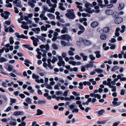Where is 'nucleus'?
Wrapping results in <instances>:
<instances>
[{
    "label": "nucleus",
    "mask_w": 126,
    "mask_h": 126,
    "mask_svg": "<svg viewBox=\"0 0 126 126\" xmlns=\"http://www.w3.org/2000/svg\"><path fill=\"white\" fill-rule=\"evenodd\" d=\"M67 13L65 15L68 18L71 19H74L76 17L73 9H69L67 10Z\"/></svg>",
    "instance_id": "obj_1"
},
{
    "label": "nucleus",
    "mask_w": 126,
    "mask_h": 126,
    "mask_svg": "<svg viewBox=\"0 0 126 126\" xmlns=\"http://www.w3.org/2000/svg\"><path fill=\"white\" fill-rule=\"evenodd\" d=\"M60 39L62 40H67L68 42L72 40L71 37L67 34L61 35L60 37Z\"/></svg>",
    "instance_id": "obj_2"
},
{
    "label": "nucleus",
    "mask_w": 126,
    "mask_h": 126,
    "mask_svg": "<svg viewBox=\"0 0 126 126\" xmlns=\"http://www.w3.org/2000/svg\"><path fill=\"white\" fill-rule=\"evenodd\" d=\"M79 40L80 42H83L85 45L87 46H89L91 44V42L90 41L86 40H84L82 38H79Z\"/></svg>",
    "instance_id": "obj_3"
},
{
    "label": "nucleus",
    "mask_w": 126,
    "mask_h": 126,
    "mask_svg": "<svg viewBox=\"0 0 126 126\" xmlns=\"http://www.w3.org/2000/svg\"><path fill=\"white\" fill-rule=\"evenodd\" d=\"M13 3L15 4H16V6L20 7H21L22 5H21V2L20 0H15L13 1Z\"/></svg>",
    "instance_id": "obj_4"
},
{
    "label": "nucleus",
    "mask_w": 126,
    "mask_h": 126,
    "mask_svg": "<svg viewBox=\"0 0 126 126\" xmlns=\"http://www.w3.org/2000/svg\"><path fill=\"white\" fill-rule=\"evenodd\" d=\"M15 35L16 37L18 38H22L23 39H28V37L27 36H25L23 34H22L21 35L19 34L18 33H16Z\"/></svg>",
    "instance_id": "obj_5"
},
{
    "label": "nucleus",
    "mask_w": 126,
    "mask_h": 126,
    "mask_svg": "<svg viewBox=\"0 0 126 126\" xmlns=\"http://www.w3.org/2000/svg\"><path fill=\"white\" fill-rule=\"evenodd\" d=\"M123 21L122 18L120 17H118L116 18L114 20L115 23L117 24L120 23Z\"/></svg>",
    "instance_id": "obj_6"
},
{
    "label": "nucleus",
    "mask_w": 126,
    "mask_h": 126,
    "mask_svg": "<svg viewBox=\"0 0 126 126\" xmlns=\"http://www.w3.org/2000/svg\"><path fill=\"white\" fill-rule=\"evenodd\" d=\"M51 7H52L49 9V12L54 13L55 11V8L56 7L57 5L55 4H54L52 5Z\"/></svg>",
    "instance_id": "obj_7"
},
{
    "label": "nucleus",
    "mask_w": 126,
    "mask_h": 126,
    "mask_svg": "<svg viewBox=\"0 0 126 126\" xmlns=\"http://www.w3.org/2000/svg\"><path fill=\"white\" fill-rule=\"evenodd\" d=\"M105 13L107 15H110L113 14V12L111 10L109 9L106 10Z\"/></svg>",
    "instance_id": "obj_8"
},
{
    "label": "nucleus",
    "mask_w": 126,
    "mask_h": 126,
    "mask_svg": "<svg viewBox=\"0 0 126 126\" xmlns=\"http://www.w3.org/2000/svg\"><path fill=\"white\" fill-rule=\"evenodd\" d=\"M61 45L63 47H64L65 46L68 47L71 44L69 43H66L65 42L63 41H61Z\"/></svg>",
    "instance_id": "obj_9"
},
{
    "label": "nucleus",
    "mask_w": 126,
    "mask_h": 126,
    "mask_svg": "<svg viewBox=\"0 0 126 126\" xmlns=\"http://www.w3.org/2000/svg\"><path fill=\"white\" fill-rule=\"evenodd\" d=\"M36 3V1L35 0H32L31 2H30V1L28 2V5L32 7L33 8L35 6V5L34 3Z\"/></svg>",
    "instance_id": "obj_10"
},
{
    "label": "nucleus",
    "mask_w": 126,
    "mask_h": 126,
    "mask_svg": "<svg viewBox=\"0 0 126 126\" xmlns=\"http://www.w3.org/2000/svg\"><path fill=\"white\" fill-rule=\"evenodd\" d=\"M16 124V120L12 118H11V120L10 123V125H11L15 126Z\"/></svg>",
    "instance_id": "obj_11"
},
{
    "label": "nucleus",
    "mask_w": 126,
    "mask_h": 126,
    "mask_svg": "<svg viewBox=\"0 0 126 126\" xmlns=\"http://www.w3.org/2000/svg\"><path fill=\"white\" fill-rule=\"evenodd\" d=\"M120 28H118L116 29L115 33V36H114V38H115L116 37V36L118 37L119 36V32L120 31Z\"/></svg>",
    "instance_id": "obj_12"
},
{
    "label": "nucleus",
    "mask_w": 126,
    "mask_h": 126,
    "mask_svg": "<svg viewBox=\"0 0 126 126\" xmlns=\"http://www.w3.org/2000/svg\"><path fill=\"white\" fill-rule=\"evenodd\" d=\"M40 17L42 20L47 21L48 20V18L45 16V15L41 14L40 15Z\"/></svg>",
    "instance_id": "obj_13"
},
{
    "label": "nucleus",
    "mask_w": 126,
    "mask_h": 126,
    "mask_svg": "<svg viewBox=\"0 0 126 126\" xmlns=\"http://www.w3.org/2000/svg\"><path fill=\"white\" fill-rule=\"evenodd\" d=\"M98 25V22L96 21H94L91 24V26L92 28H94L96 27Z\"/></svg>",
    "instance_id": "obj_14"
},
{
    "label": "nucleus",
    "mask_w": 126,
    "mask_h": 126,
    "mask_svg": "<svg viewBox=\"0 0 126 126\" xmlns=\"http://www.w3.org/2000/svg\"><path fill=\"white\" fill-rule=\"evenodd\" d=\"M93 63L94 62L93 61H90L89 63V64L85 65V66H86L87 68V70L88 69V67H93L94 66Z\"/></svg>",
    "instance_id": "obj_15"
},
{
    "label": "nucleus",
    "mask_w": 126,
    "mask_h": 126,
    "mask_svg": "<svg viewBox=\"0 0 126 126\" xmlns=\"http://www.w3.org/2000/svg\"><path fill=\"white\" fill-rule=\"evenodd\" d=\"M100 51H99L97 50L94 52V53L95 54L96 58H99L101 57V55L100 54Z\"/></svg>",
    "instance_id": "obj_16"
},
{
    "label": "nucleus",
    "mask_w": 126,
    "mask_h": 126,
    "mask_svg": "<svg viewBox=\"0 0 126 126\" xmlns=\"http://www.w3.org/2000/svg\"><path fill=\"white\" fill-rule=\"evenodd\" d=\"M90 7H89L87 8H86V11L90 13H91L94 12V10L93 9L91 10V8H90Z\"/></svg>",
    "instance_id": "obj_17"
},
{
    "label": "nucleus",
    "mask_w": 126,
    "mask_h": 126,
    "mask_svg": "<svg viewBox=\"0 0 126 126\" xmlns=\"http://www.w3.org/2000/svg\"><path fill=\"white\" fill-rule=\"evenodd\" d=\"M75 98L74 96L73 95H71L70 96V97H66L65 98V101H71V100H73Z\"/></svg>",
    "instance_id": "obj_18"
},
{
    "label": "nucleus",
    "mask_w": 126,
    "mask_h": 126,
    "mask_svg": "<svg viewBox=\"0 0 126 126\" xmlns=\"http://www.w3.org/2000/svg\"><path fill=\"white\" fill-rule=\"evenodd\" d=\"M47 16L50 19H53L55 18V16L49 13L47 15Z\"/></svg>",
    "instance_id": "obj_19"
},
{
    "label": "nucleus",
    "mask_w": 126,
    "mask_h": 126,
    "mask_svg": "<svg viewBox=\"0 0 126 126\" xmlns=\"http://www.w3.org/2000/svg\"><path fill=\"white\" fill-rule=\"evenodd\" d=\"M46 102V101L45 100H39L38 101L37 103L38 104H45Z\"/></svg>",
    "instance_id": "obj_20"
},
{
    "label": "nucleus",
    "mask_w": 126,
    "mask_h": 126,
    "mask_svg": "<svg viewBox=\"0 0 126 126\" xmlns=\"http://www.w3.org/2000/svg\"><path fill=\"white\" fill-rule=\"evenodd\" d=\"M119 7H118V9L121 10L123 8L124 5L123 3L121 2L119 4Z\"/></svg>",
    "instance_id": "obj_21"
},
{
    "label": "nucleus",
    "mask_w": 126,
    "mask_h": 126,
    "mask_svg": "<svg viewBox=\"0 0 126 126\" xmlns=\"http://www.w3.org/2000/svg\"><path fill=\"white\" fill-rule=\"evenodd\" d=\"M43 113V111L40 109H38L37 110V113L36 115H39L42 114Z\"/></svg>",
    "instance_id": "obj_22"
},
{
    "label": "nucleus",
    "mask_w": 126,
    "mask_h": 126,
    "mask_svg": "<svg viewBox=\"0 0 126 126\" xmlns=\"http://www.w3.org/2000/svg\"><path fill=\"white\" fill-rule=\"evenodd\" d=\"M68 30L66 27H64L63 29L62 30L61 32L63 34L65 33H67Z\"/></svg>",
    "instance_id": "obj_23"
},
{
    "label": "nucleus",
    "mask_w": 126,
    "mask_h": 126,
    "mask_svg": "<svg viewBox=\"0 0 126 126\" xmlns=\"http://www.w3.org/2000/svg\"><path fill=\"white\" fill-rule=\"evenodd\" d=\"M100 37L101 39L105 40L106 39L107 37L106 35L102 34L100 35Z\"/></svg>",
    "instance_id": "obj_24"
},
{
    "label": "nucleus",
    "mask_w": 126,
    "mask_h": 126,
    "mask_svg": "<svg viewBox=\"0 0 126 126\" xmlns=\"http://www.w3.org/2000/svg\"><path fill=\"white\" fill-rule=\"evenodd\" d=\"M121 103V102H117V101L112 102V103L115 106H119Z\"/></svg>",
    "instance_id": "obj_25"
},
{
    "label": "nucleus",
    "mask_w": 126,
    "mask_h": 126,
    "mask_svg": "<svg viewBox=\"0 0 126 126\" xmlns=\"http://www.w3.org/2000/svg\"><path fill=\"white\" fill-rule=\"evenodd\" d=\"M61 85L59 83H58L57 85H56L54 86V88L55 89L59 90L60 88L59 87H60Z\"/></svg>",
    "instance_id": "obj_26"
},
{
    "label": "nucleus",
    "mask_w": 126,
    "mask_h": 126,
    "mask_svg": "<svg viewBox=\"0 0 126 126\" xmlns=\"http://www.w3.org/2000/svg\"><path fill=\"white\" fill-rule=\"evenodd\" d=\"M75 3L77 5V8L79 9L82 8V7L80 5H83L82 3L77 2H76Z\"/></svg>",
    "instance_id": "obj_27"
},
{
    "label": "nucleus",
    "mask_w": 126,
    "mask_h": 126,
    "mask_svg": "<svg viewBox=\"0 0 126 126\" xmlns=\"http://www.w3.org/2000/svg\"><path fill=\"white\" fill-rule=\"evenodd\" d=\"M33 30L36 33H39L40 31V29L39 28L33 29Z\"/></svg>",
    "instance_id": "obj_28"
},
{
    "label": "nucleus",
    "mask_w": 126,
    "mask_h": 126,
    "mask_svg": "<svg viewBox=\"0 0 126 126\" xmlns=\"http://www.w3.org/2000/svg\"><path fill=\"white\" fill-rule=\"evenodd\" d=\"M38 41V40L37 39H35L33 41V44L35 47H36L37 45V42Z\"/></svg>",
    "instance_id": "obj_29"
},
{
    "label": "nucleus",
    "mask_w": 126,
    "mask_h": 126,
    "mask_svg": "<svg viewBox=\"0 0 126 126\" xmlns=\"http://www.w3.org/2000/svg\"><path fill=\"white\" fill-rule=\"evenodd\" d=\"M109 30V29L108 27H106L103 29V32L105 33L107 32Z\"/></svg>",
    "instance_id": "obj_30"
},
{
    "label": "nucleus",
    "mask_w": 126,
    "mask_h": 126,
    "mask_svg": "<svg viewBox=\"0 0 126 126\" xmlns=\"http://www.w3.org/2000/svg\"><path fill=\"white\" fill-rule=\"evenodd\" d=\"M7 69L9 71H11L13 69V67L12 65H9L8 67V69Z\"/></svg>",
    "instance_id": "obj_31"
},
{
    "label": "nucleus",
    "mask_w": 126,
    "mask_h": 126,
    "mask_svg": "<svg viewBox=\"0 0 126 126\" xmlns=\"http://www.w3.org/2000/svg\"><path fill=\"white\" fill-rule=\"evenodd\" d=\"M25 62L26 63H24L25 64L27 67H29L30 66L29 64L28 63L31 64V63L27 59L25 60Z\"/></svg>",
    "instance_id": "obj_32"
},
{
    "label": "nucleus",
    "mask_w": 126,
    "mask_h": 126,
    "mask_svg": "<svg viewBox=\"0 0 126 126\" xmlns=\"http://www.w3.org/2000/svg\"><path fill=\"white\" fill-rule=\"evenodd\" d=\"M85 6L86 8L89 7H91L92 5V4L90 3L87 1H85Z\"/></svg>",
    "instance_id": "obj_33"
},
{
    "label": "nucleus",
    "mask_w": 126,
    "mask_h": 126,
    "mask_svg": "<svg viewBox=\"0 0 126 126\" xmlns=\"http://www.w3.org/2000/svg\"><path fill=\"white\" fill-rule=\"evenodd\" d=\"M6 59L4 57H1L0 58V63H3L4 62H6Z\"/></svg>",
    "instance_id": "obj_34"
},
{
    "label": "nucleus",
    "mask_w": 126,
    "mask_h": 126,
    "mask_svg": "<svg viewBox=\"0 0 126 126\" xmlns=\"http://www.w3.org/2000/svg\"><path fill=\"white\" fill-rule=\"evenodd\" d=\"M25 101L27 102V103L29 104L31 103V99L27 97L26 99L25 100Z\"/></svg>",
    "instance_id": "obj_35"
},
{
    "label": "nucleus",
    "mask_w": 126,
    "mask_h": 126,
    "mask_svg": "<svg viewBox=\"0 0 126 126\" xmlns=\"http://www.w3.org/2000/svg\"><path fill=\"white\" fill-rule=\"evenodd\" d=\"M32 78L34 79H37L39 78V76L37 75L34 73H33L32 75Z\"/></svg>",
    "instance_id": "obj_36"
},
{
    "label": "nucleus",
    "mask_w": 126,
    "mask_h": 126,
    "mask_svg": "<svg viewBox=\"0 0 126 126\" xmlns=\"http://www.w3.org/2000/svg\"><path fill=\"white\" fill-rule=\"evenodd\" d=\"M41 29L42 31H46L47 30V27L44 26H42L41 27Z\"/></svg>",
    "instance_id": "obj_37"
},
{
    "label": "nucleus",
    "mask_w": 126,
    "mask_h": 126,
    "mask_svg": "<svg viewBox=\"0 0 126 126\" xmlns=\"http://www.w3.org/2000/svg\"><path fill=\"white\" fill-rule=\"evenodd\" d=\"M110 87L112 88L111 91L112 92H115L116 91V87L115 86H111Z\"/></svg>",
    "instance_id": "obj_38"
},
{
    "label": "nucleus",
    "mask_w": 126,
    "mask_h": 126,
    "mask_svg": "<svg viewBox=\"0 0 126 126\" xmlns=\"http://www.w3.org/2000/svg\"><path fill=\"white\" fill-rule=\"evenodd\" d=\"M105 112V110L104 109H102L98 112V114L99 115H102L103 113Z\"/></svg>",
    "instance_id": "obj_39"
},
{
    "label": "nucleus",
    "mask_w": 126,
    "mask_h": 126,
    "mask_svg": "<svg viewBox=\"0 0 126 126\" xmlns=\"http://www.w3.org/2000/svg\"><path fill=\"white\" fill-rule=\"evenodd\" d=\"M89 57L92 61H93L95 59V57L92 54L90 55L89 56Z\"/></svg>",
    "instance_id": "obj_40"
},
{
    "label": "nucleus",
    "mask_w": 126,
    "mask_h": 126,
    "mask_svg": "<svg viewBox=\"0 0 126 126\" xmlns=\"http://www.w3.org/2000/svg\"><path fill=\"white\" fill-rule=\"evenodd\" d=\"M10 43V44H12L14 42V41L13 37H10L9 38Z\"/></svg>",
    "instance_id": "obj_41"
},
{
    "label": "nucleus",
    "mask_w": 126,
    "mask_h": 126,
    "mask_svg": "<svg viewBox=\"0 0 126 126\" xmlns=\"http://www.w3.org/2000/svg\"><path fill=\"white\" fill-rule=\"evenodd\" d=\"M79 86L78 87V88L80 89H82L83 88V87H82L83 86V83L82 82H81L79 83Z\"/></svg>",
    "instance_id": "obj_42"
},
{
    "label": "nucleus",
    "mask_w": 126,
    "mask_h": 126,
    "mask_svg": "<svg viewBox=\"0 0 126 126\" xmlns=\"http://www.w3.org/2000/svg\"><path fill=\"white\" fill-rule=\"evenodd\" d=\"M121 28L122 30L120 31V32L122 33H123L125 31V26L124 25L122 26H121Z\"/></svg>",
    "instance_id": "obj_43"
},
{
    "label": "nucleus",
    "mask_w": 126,
    "mask_h": 126,
    "mask_svg": "<svg viewBox=\"0 0 126 126\" xmlns=\"http://www.w3.org/2000/svg\"><path fill=\"white\" fill-rule=\"evenodd\" d=\"M95 71L98 73H100L103 72V70L99 68L96 69H95Z\"/></svg>",
    "instance_id": "obj_44"
},
{
    "label": "nucleus",
    "mask_w": 126,
    "mask_h": 126,
    "mask_svg": "<svg viewBox=\"0 0 126 126\" xmlns=\"http://www.w3.org/2000/svg\"><path fill=\"white\" fill-rule=\"evenodd\" d=\"M86 67V66H85V65H84V66H81V70L82 72H84L85 71V69L87 68V67Z\"/></svg>",
    "instance_id": "obj_45"
},
{
    "label": "nucleus",
    "mask_w": 126,
    "mask_h": 126,
    "mask_svg": "<svg viewBox=\"0 0 126 126\" xmlns=\"http://www.w3.org/2000/svg\"><path fill=\"white\" fill-rule=\"evenodd\" d=\"M47 3L48 4L49 6L51 7L52 5V4L51 3L50 0H47L46 1Z\"/></svg>",
    "instance_id": "obj_46"
},
{
    "label": "nucleus",
    "mask_w": 126,
    "mask_h": 126,
    "mask_svg": "<svg viewBox=\"0 0 126 126\" xmlns=\"http://www.w3.org/2000/svg\"><path fill=\"white\" fill-rule=\"evenodd\" d=\"M21 27L24 29H28L29 28L28 26L26 25H22L21 26Z\"/></svg>",
    "instance_id": "obj_47"
},
{
    "label": "nucleus",
    "mask_w": 126,
    "mask_h": 126,
    "mask_svg": "<svg viewBox=\"0 0 126 126\" xmlns=\"http://www.w3.org/2000/svg\"><path fill=\"white\" fill-rule=\"evenodd\" d=\"M106 123V121H98L97 123L98 124H105Z\"/></svg>",
    "instance_id": "obj_48"
},
{
    "label": "nucleus",
    "mask_w": 126,
    "mask_h": 126,
    "mask_svg": "<svg viewBox=\"0 0 126 126\" xmlns=\"http://www.w3.org/2000/svg\"><path fill=\"white\" fill-rule=\"evenodd\" d=\"M20 111H16L14 113V114L15 115L17 116V115H20Z\"/></svg>",
    "instance_id": "obj_49"
},
{
    "label": "nucleus",
    "mask_w": 126,
    "mask_h": 126,
    "mask_svg": "<svg viewBox=\"0 0 126 126\" xmlns=\"http://www.w3.org/2000/svg\"><path fill=\"white\" fill-rule=\"evenodd\" d=\"M120 121H118L114 123L113 124V125L112 126H117L120 123Z\"/></svg>",
    "instance_id": "obj_50"
},
{
    "label": "nucleus",
    "mask_w": 126,
    "mask_h": 126,
    "mask_svg": "<svg viewBox=\"0 0 126 126\" xmlns=\"http://www.w3.org/2000/svg\"><path fill=\"white\" fill-rule=\"evenodd\" d=\"M57 60V58L55 57H54L53 59L51 61V63H54Z\"/></svg>",
    "instance_id": "obj_51"
},
{
    "label": "nucleus",
    "mask_w": 126,
    "mask_h": 126,
    "mask_svg": "<svg viewBox=\"0 0 126 126\" xmlns=\"http://www.w3.org/2000/svg\"><path fill=\"white\" fill-rule=\"evenodd\" d=\"M34 20L35 21V22L36 23H38L39 22L40 20V18H34Z\"/></svg>",
    "instance_id": "obj_52"
},
{
    "label": "nucleus",
    "mask_w": 126,
    "mask_h": 126,
    "mask_svg": "<svg viewBox=\"0 0 126 126\" xmlns=\"http://www.w3.org/2000/svg\"><path fill=\"white\" fill-rule=\"evenodd\" d=\"M87 20V19L85 18H83L80 19L79 21L80 22H82L83 21H86Z\"/></svg>",
    "instance_id": "obj_53"
},
{
    "label": "nucleus",
    "mask_w": 126,
    "mask_h": 126,
    "mask_svg": "<svg viewBox=\"0 0 126 126\" xmlns=\"http://www.w3.org/2000/svg\"><path fill=\"white\" fill-rule=\"evenodd\" d=\"M99 7L98 6H96L94 7L95 9H96V12L97 13H98L99 12V10L98 9Z\"/></svg>",
    "instance_id": "obj_54"
},
{
    "label": "nucleus",
    "mask_w": 126,
    "mask_h": 126,
    "mask_svg": "<svg viewBox=\"0 0 126 126\" xmlns=\"http://www.w3.org/2000/svg\"><path fill=\"white\" fill-rule=\"evenodd\" d=\"M22 47H31V46L29 45V44H23L22 45Z\"/></svg>",
    "instance_id": "obj_55"
},
{
    "label": "nucleus",
    "mask_w": 126,
    "mask_h": 126,
    "mask_svg": "<svg viewBox=\"0 0 126 126\" xmlns=\"http://www.w3.org/2000/svg\"><path fill=\"white\" fill-rule=\"evenodd\" d=\"M82 15L84 17H86L87 16L90 17V15H88V14H85L84 13H83L82 14Z\"/></svg>",
    "instance_id": "obj_56"
},
{
    "label": "nucleus",
    "mask_w": 126,
    "mask_h": 126,
    "mask_svg": "<svg viewBox=\"0 0 126 126\" xmlns=\"http://www.w3.org/2000/svg\"><path fill=\"white\" fill-rule=\"evenodd\" d=\"M20 43L19 42H16L15 43V45H16L15 47H19L20 46L19 45L20 44Z\"/></svg>",
    "instance_id": "obj_57"
},
{
    "label": "nucleus",
    "mask_w": 126,
    "mask_h": 126,
    "mask_svg": "<svg viewBox=\"0 0 126 126\" xmlns=\"http://www.w3.org/2000/svg\"><path fill=\"white\" fill-rule=\"evenodd\" d=\"M16 100L14 99L11 98L10 100V102L12 103H14L16 102Z\"/></svg>",
    "instance_id": "obj_58"
},
{
    "label": "nucleus",
    "mask_w": 126,
    "mask_h": 126,
    "mask_svg": "<svg viewBox=\"0 0 126 126\" xmlns=\"http://www.w3.org/2000/svg\"><path fill=\"white\" fill-rule=\"evenodd\" d=\"M10 26H11L13 27V26L12 25H11L10 27H9V31L10 32H14V31L13 29L11 27H10Z\"/></svg>",
    "instance_id": "obj_59"
},
{
    "label": "nucleus",
    "mask_w": 126,
    "mask_h": 126,
    "mask_svg": "<svg viewBox=\"0 0 126 126\" xmlns=\"http://www.w3.org/2000/svg\"><path fill=\"white\" fill-rule=\"evenodd\" d=\"M12 109V108L11 106H9L7 109L5 110V111L6 112H8L10 111Z\"/></svg>",
    "instance_id": "obj_60"
},
{
    "label": "nucleus",
    "mask_w": 126,
    "mask_h": 126,
    "mask_svg": "<svg viewBox=\"0 0 126 126\" xmlns=\"http://www.w3.org/2000/svg\"><path fill=\"white\" fill-rule=\"evenodd\" d=\"M72 93L73 95L76 96H79V94H77L76 92L75 91L73 92Z\"/></svg>",
    "instance_id": "obj_61"
},
{
    "label": "nucleus",
    "mask_w": 126,
    "mask_h": 126,
    "mask_svg": "<svg viewBox=\"0 0 126 126\" xmlns=\"http://www.w3.org/2000/svg\"><path fill=\"white\" fill-rule=\"evenodd\" d=\"M116 39L114 38H112L109 41V42L110 43H114L116 42Z\"/></svg>",
    "instance_id": "obj_62"
},
{
    "label": "nucleus",
    "mask_w": 126,
    "mask_h": 126,
    "mask_svg": "<svg viewBox=\"0 0 126 126\" xmlns=\"http://www.w3.org/2000/svg\"><path fill=\"white\" fill-rule=\"evenodd\" d=\"M68 91L67 90L63 94V95L64 96H66L67 95Z\"/></svg>",
    "instance_id": "obj_63"
},
{
    "label": "nucleus",
    "mask_w": 126,
    "mask_h": 126,
    "mask_svg": "<svg viewBox=\"0 0 126 126\" xmlns=\"http://www.w3.org/2000/svg\"><path fill=\"white\" fill-rule=\"evenodd\" d=\"M40 39L41 40L44 42H45L46 40V39L45 38L42 36H40Z\"/></svg>",
    "instance_id": "obj_64"
}]
</instances>
